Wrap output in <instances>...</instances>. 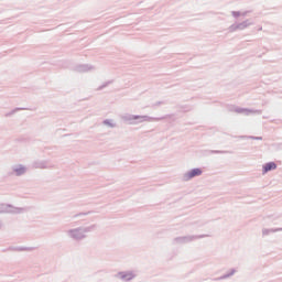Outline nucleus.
Instances as JSON below:
<instances>
[{
  "label": "nucleus",
  "instance_id": "2",
  "mask_svg": "<svg viewBox=\"0 0 282 282\" xmlns=\"http://www.w3.org/2000/svg\"><path fill=\"white\" fill-rule=\"evenodd\" d=\"M275 169H276V163L270 162V163H267V164L263 166V172H264V173H268V171H274Z\"/></svg>",
  "mask_w": 282,
  "mask_h": 282
},
{
  "label": "nucleus",
  "instance_id": "1",
  "mask_svg": "<svg viewBox=\"0 0 282 282\" xmlns=\"http://www.w3.org/2000/svg\"><path fill=\"white\" fill-rule=\"evenodd\" d=\"M202 175V170L200 169H194L191 172H188L185 177L186 180H193V177H197Z\"/></svg>",
  "mask_w": 282,
  "mask_h": 282
}]
</instances>
